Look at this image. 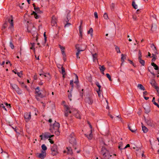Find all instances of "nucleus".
Listing matches in <instances>:
<instances>
[{
  "instance_id": "nucleus-20",
  "label": "nucleus",
  "mask_w": 159,
  "mask_h": 159,
  "mask_svg": "<svg viewBox=\"0 0 159 159\" xmlns=\"http://www.w3.org/2000/svg\"><path fill=\"white\" fill-rule=\"evenodd\" d=\"M142 130H143V131L144 133H147L148 131V129L145 126L143 125L142 123Z\"/></svg>"
},
{
  "instance_id": "nucleus-38",
  "label": "nucleus",
  "mask_w": 159,
  "mask_h": 159,
  "mask_svg": "<svg viewBox=\"0 0 159 159\" xmlns=\"http://www.w3.org/2000/svg\"><path fill=\"white\" fill-rule=\"evenodd\" d=\"M126 58V57L125 56H124L123 54H121V61L123 63V62L124 61V59Z\"/></svg>"
},
{
  "instance_id": "nucleus-48",
  "label": "nucleus",
  "mask_w": 159,
  "mask_h": 159,
  "mask_svg": "<svg viewBox=\"0 0 159 159\" xmlns=\"http://www.w3.org/2000/svg\"><path fill=\"white\" fill-rule=\"evenodd\" d=\"M35 93H39V92L40 91V89L39 87H38L36 88L35 89Z\"/></svg>"
},
{
  "instance_id": "nucleus-3",
  "label": "nucleus",
  "mask_w": 159,
  "mask_h": 159,
  "mask_svg": "<svg viewBox=\"0 0 159 159\" xmlns=\"http://www.w3.org/2000/svg\"><path fill=\"white\" fill-rule=\"evenodd\" d=\"M51 150L52 154L53 156L56 155L58 153L57 146L56 144H54L53 146L51 147Z\"/></svg>"
},
{
  "instance_id": "nucleus-14",
  "label": "nucleus",
  "mask_w": 159,
  "mask_h": 159,
  "mask_svg": "<svg viewBox=\"0 0 159 159\" xmlns=\"http://www.w3.org/2000/svg\"><path fill=\"white\" fill-rule=\"evenodd\" d=\"M146 123L147 124L151 126H153L154 125L152 123V121L150 119H147L145 120Z\"/></svg>"
},
{
  "instance_id": "nucleus-11",
  "label": "nucleus",
  "mask_w": 159,
  "mask_h": 159,
  "mask_svg": "<svg viewBox=\"0 0 159 159\" xmlns=\"http://www.w3.org/2000/svg\"><path fill=\"white\" fill-rule=\"evenodd\" d=\"M73 114L75 117L78 119H80V116L78 111L77 110H75L72 112Z\"/></svg>"
},
{
  "instance_id": "nucleus-4",
  "label": "nucleus",
  "mask_w": 159,
  "mask_h": 159,
  "mask_svg": "<svg viewBox=\"0 0 159 159\" xmlns=\"http://www.w3.org/2000/svg\"><path fill=\"white\" fill-rule=\"evenodd\" d=\"M69 18H70L69 15L68 14H67L66 19L64 21V23L65 24L64 26L65 28L68 27L71 25L70 23L68 22Z\"/></svg>"
},
{
  "instance_id": "nucleus-31",
  "label": "nucleus",
  "mask_w": 159,
  "mask_h": 159,
  "mask_svg": "<svg viewBox=\"0 0 159 159\" xmlns=\"http://www.w3.org/2000/svg\"><path fill=\"white\" fill-rule=\"evenodd\" d=\"M11 86L12 87V88L14 89L15 90H16V89H17L18 87V86L16 85V84H11Z\"/></svg>"
},
{
  "instance_id": "nucleus-44",
  "label": "nucleus",
  "mask_w": 159,
  "mask_h": 159,
  "mask_svg": "<svg viewBox=\"0 0 159 159\" xmlns=\"http://www.w3.org/2000/svg\"><path fill=\"white\" fill-rule=\"evenodd\" d=\"M35 35H36V39L35 40L36 42H38V36H37L38 34L37 32L35 33V34H33L32 35H34V36H35Z\"/></svg>"
},
{
  "instance_id": "nucleus-64",
  "label": "nucleus",
  "mask_w": 159,
  "mask_h": 159,
  "mask_svg": "<svg viewBox=\"0 0 159 159\" xmlns=\"http://www.w3.org/2000/svg\"><path fill=\"white\" fill-rule=\"evenodd\" d=\"M155 89L156 90L157 93L159 92V87H156Z\"/></svg>"
},
{
  "instance_id": "nucleus-18",
  "label": "nucleus",
  "mask_w": 159,
  "mask_h": 159,
  "mask_svg": "<svg viewBox=\"0 0 159 159\" xmlns=\"http://www.w3.org/2000/svg\"><path fill=\"white\" fill-rule=\"evenodd\" d=\"M34 10L36 12L38 13L41 14L43 13V11L40 10L39 8V7H34Z\"/></svg>"
},
{
  "instance_id": "nucleus-49",
  "label": "nucleus",
  "mask_w": 159,
  "mask_h": 159,
  "mask_svg": "<svg viewBox=\"0 0 159 159\" xmlns=\"http://www.w3.org/2000/svg\"><path fill=\"white\" fill-rule=\"evenodd\" d=\"M68 95V97L69 100L71 101V98L72 97V93H69Z\"/></svg>"
},
{
  "instance_id": "nucleus-61",
  "label": "nucleus",
  "mask_w": 159,
  "mask_h": 159,
  "mask_svg": "<svg viewBox=\"0 0 159 159\" xmlns=\"http://www.w3.org/2000/svg\"><path fill=\"white\" fill-rule=\"evenodd\" d=\"M73 144V148H74L75 150H76V149L77 148V145L76 144V143L75 144Z\"/></svg>"
},
{
  "instance_id": "nucleus-42",
  "label": "nucleus",
  "mask_w": 159,
  "mask_h": 159,
  "mask_svg": "<svg viewBox=\"0 0 159 159\" xmlns=\"http://www.w3.org/2000/svg\"><path fill=\"white\" fill-rule=\"evenodd\" d=\"M62 54L63 55V60H64V61H66V55L65 53V52H64L63 53H62Z\"/></svg>"
},
{
  "instance_id": "nucleus-24",
  "label": "nucleus",
  "mask_w": 159,
  "mask_h": 159,
  "mask_svg": "<svg viewBox=\"0 0 159 159\" xmlns=\"http://www.w3.org/2000/svg\"><path fill=\"white\" fill-rule=\"evenodd\" d=\"M43 136L46 139H48L50 137V133L48 132H45L44 133Z\"/></svg>"
},
{
  "instance_id": "nucleus-58",
  "label": "nucleus",
  "mask_w": 159,
  "mask_h": 159,
  "mask_svg": "<svg viewBox=\"0 0 159 159\" xmlns=\"http://www.w3.org/2000/svg\"><path fill=\"white\" fill-rule=\"evenodd\" d=\"M128 60L130 64H132L134 67H136V66H135L134 63L132 61H131L130 60Z\"/></svg>"
},
{
  "instance_id": "nucleus-55",
  "label": "nucleus",
  "mask_w": 159,
  "mask_h": 159,
  "mask_svg": "<svg viewBox=\"0 0 159 159\" xmlns=\"http://www.w3.org/2000/svg\"><path fill=\"white\" fill-rule=\"evenodd\" d=\"M70 84L71 85L72 88H74L73 80H71L70 81Z\"/></svg>"
},
{
  "instance_id": "nucleus-52",
  "label": "nucleus",
  "mask_w": 159,
  "mask_h": 159,
  "mask_svg": "<svg viewBox=\"0 0 159 159\" xmlns=\"http://www.w3.org/2000/svg\"><path fill=\"white\" fill-rule=\"evenodd\" d=\"M10 43V47L12 49H13L14 48V46L13 44L12 43V42L11 41Z\"/></svg>"
},
{
  "instance_id": "nucleus-2",
  "label": "nucleus",
  "mask_w": 159,
  "mask_h": 159,
  "mask_svg": "<svg viewBox=\"0 0 159 159\" xmlns=\"http://www.w3.org/2000/svg\"><path fill=\"white\" fill-rule=\"evenodd\" d=\"M107 151L105 148H102L101 150V154H102L104 157L102 158V159H110L109 156L111 157V155H109L106 152Z\"/></svg>"
},
{
  "instance_id": "nucleus-22",
  "label": "nucleus",
  "mask_w": 159,
  "mask_h": 159,
  "mask_svg": "<svg viewBox=\"0 0 159 159\" xmlns=\"http://www.w3.org/2000/svg\"><path fill=\"white\" fill-rule=\"evenodd\" d=\"M138 61L139 63L143 66H144L145 64V61L144 60L142 59V58L138 59Z\"/></svg>"
},
{
  "instance_id": "nucleus-23",
  "label": "nucleus",
  "mask_w": 159,
  "mask_h": 159,
  "mask_svg": "<svg viewBox=\"0 0 159 159\" xmlns=\"http://www.w3.org/2000/svg\"><path fill=\"white\" fill-rule=\"evenodd\" d=\"M138 88L142 90H145V89L144 87L141 84H139L137 86Z\"/></svg>"
},
{
  "instance_id": "nucleus-34",
  "label": "nucleus",
  "mask_w": 159,
  "mask_h": 159,
  "mask_svg": "<svg viewBox=\"0 0 159 159\" xmlns=\"http://www.w3.org/2000/svg\"><path fill=\"white\" fill-rule=\"evenodd\" d=\"M93 61H95L97 59V54L96 53H95L94 54H93Z\"/></svg>"
},
{
  "instance_id": "nucleus-16",
  "label": "nucleus",
  "mask_w": 159,
  "mask_h": 159,
  "mask_svg": "<svg viewBox=\"0 0 159 159\" xmlns=\"http://www.w3.org/2000/svg\"><path fill=\"white\" fill-rule=\"evenodd\" d=\"M90 133L89 135L85 134V135L87 137L88 139L89 140H91L92 139L93 135L92 134V130H90Z\"/></svg>"
},
{
  "instance_id": "nucleus-26",
  "label": "nucleus",
  "mask_w": 159,
  "mask_h": 159,
  "mask_svg": "<svg viewBox=\"0 0 159 159\" xmlns=\"http://www.w3.org/2000/svg\"><path fill=\"white\" fill-rule=\"evenodd\" d=\"M74 74L75 76V80L74 82V83L76 85H77L79 83L78 77L76 74Z\"/></svg>"
},
{
  "instance_id": "nucleus-35",
  "label": "nucleus",
  "mask_w": 159,
  "mask_h": 159,
  "mask_svg": "<svg viewBox=\"0 0 159 159\" xmlns=\"http://www.w3.org/2000/svg\"><path fill=\"white\" fill-rule=\"evenodd\" d=\"M144 108L146 111V113H148L149 112L150 109L149 106H148L146 108L145 107H144Z\"/></svg>"
},
{
  "instance_id": "nucleus-29",
  "label": "nucleus",
  "mask_w": 159,
  "mask_h": 159,
  "mask_svg": "<svg viewBox=\"0 0 159 159\" xmlns=\"http://www.w3.org/2000/svg\"><path fill=\"white\" fill-rule=\"evenodd\" d=\"M16 93L19 94H21L22 93V91L18 87L15 90Z\"/></svg>"
},
{
  "instance_id": "nucleus-45",
  "label": "nucleus",
  "mask_w": 159,
  "mask_h": 159,
  "mask_svg": "<svg viewBox=\"0 0 159 159\" xmlns=\"http://www.w3.org/2000/svg\"><path fill=\"white\" fill-rule=\"evenodd\" d=\"M106 75L107 77L109 79V80L110 81H111L112 80V79H111V76L109 74H108V73L106 74Z\"/></svg>"
},
{
  "instance_id": "nucleus-46",
  "label": "nucleus",
  "mask_w": 159,
  "mask_h": 159,
  "mask_svg": "<svg viewBox=\"0 0 159 159\" xmlns=\"http://www.w3.org/2000/svg\"><path fill=\"white\" fill-rule=\"evenodd\" d=\"M115 4L114 3H112L110 5L111 8V10H113L114 9Z\"/></svg>"
},
{
  "instance_id": "nucleus-17",
  "label": "nucleus",
  "mask_w": 159,
  "mask_h": 159,
  "mask_svg": "<svg viewBox=\"0 0 159 159\" xmlns=\"http://www.w3.org/2000/svg\"><path fill=\"white\" fill-rule=\"evenodd\" d=\"M69 141L71 144H75L76 143L75 138H69Z\"/></svg>"
},
{
  "instance_id": "nucleus-30",
  "label": "nucleus",
  "mask_w": 159,
  "mask_h": 159,
  "mask_svg": "<svg viewBox=\"0 0 159 159\" xmlns=\"http://www.w3.org/2000/svg\"><path fill=\"white\" fill-rule=\"evenodd\" d=\"M7 22H5L2 25V30L5 29L7 27Z\"/></svg>"
},
{
  "instance_id": "nucleus-43",
  "label": "nucleus",
  "mask_w": 159,
  "mask_h": 159,
  "mask_svg": "<svg viewBox=\"0 0 159 159\" xmlns=\"http://www.w3.org/2000/svg\"><path fill=\"white\" fill-rule=\"evenodd\" d=\"M84 93V90L83 89H82L80 92V96L81 97H83Z\"/></svg>"
},
{
  "instance_id": "nucleus-15",
  "label": "nucleus",
  "mask_w": 159,
  "mask_h": 159,
  "mask_svg": "<svg viewBox=\"0 0 159 159\" xmlns=\"http://www.w3.org/2000/svg\"><path fill=\"white\" fill-rule=\"evenodd\" d=\"M65 107V111H67V113H71L72 112V111L70 110V107L67 105H65L64 106Z\"/></svg>"
},
{
  "instance_id": "nucleus-62",
  "label": "nucleus",
  "mask_w": 159,
  "mask_h": 159,
  "mask_svg": "<svg viewBox=\"0 0 159 159\" xmlns=\"http://www.w3.org/2000/svg\"><path fill=\"white\" fill-rule=\"evenodd\" d=\"M94 16L96 18H98V15L97 13L96 12H94Z\"/></svg>"
},
{
  "instance_id": "nucleus-32",
  "label": "nucleus",
  "mask_w": 159,
  "mask_h": 159,
  "mask_svg": "<svg viewBox=\"0 0 159 159\" xmlns=\"http://www.w3.org/2000/svg\"><path fill=\"white\" fill-rule=\"evenodd\" d=\"M132 6L135 9H136L137 8V5L135 4L134 1H133L132 2Z\"/></svg>"
},
{
  "instance_id": "nucleus-51",
  "label": "nucleus",
  "mask_w": 159,
  "mask_h": 159,
  "mask_svg": "<svg viewBox=\"0 0 159 159\" xmlns=\"http://www.w3.org/2000/svg\"><path fill=\"white\" fill-rule=\"evenodd\" d=\"M61 73L62 74H66L65 68L62 66L61 67Z\"/></svg>"
},
{
  "instance_id": "nucleus-36",
  "label": "nucleus",
  "mask_w": 159,
  "mask_h": 159,
  "mask_svg": "<svg viewBox=\"0 0 159 159\" xmlns=\"http://www.w3.org/2000/svg\"><path fill=\"white\" fill-rule=\"evenodd\" d=\"M59 48H60L61 50V53L65 52V51H64V50L65 49V47H63L62 46H61V45H59Z\"/></svg>"
},
{
  "instance_id": "nucleus-63",
  "label": "nucleus",
  "mask_w": 159,
  "mask_h": 159,
  "mask_svg": "<svg viewBox=\"0 0 159 159\" xmlns=\"http://www.w3.org/2000/svg\"><path fill=\"white\" fill-rule=\"evenodd\" d=\"M65 116L66 117H67L68 116V113H67V111H64Z\"/></svg>"
},
{
  "instance_id": "nucleus-8",
  "label": "nucleus",
  "mask_w": 159,
  "mask_h": 159,
  "mask_svg": "<svg viewBox=\"0 0 159 159\" xmlns=\"http://www.w3.org/2000/svg\"><path fill=\"white\" fill-rule=\"evenodd\" d=\"M85 101L86 103H88L90 105H92L93 102V100L89 97L86 98Z\"/></svg>"
},
{
  "instance_id": "nucleus-6",
  "label": "nucleus",
  "mask_w": 159,
  "mask_h": 159,
  "mask_svg": "<svg viewBox=\"0 0 159 159\" xmlns=\"http://www.w3.org/2000/svg\"><path fill=\"white\" fill-rule=\"evenodd\" d=\"M24 118L27 122L29 121L31 118L30 112L25 113L24 114Z\"/></svg>"
},
{
  "instance_id": "nucleus-33",
  "label": "nucleus",
  "mask_w": 159,
  "mask_h": 159,
  "mask_svg": "<svg viewBox=\"0 0 159 159\" xmlns=\"http://www.w3.org/2000/svg\"><path fill=\"white\" fill-rule=\"evenodd\" d=\"M30 44H31V47L30 48V49L33 50L34 51V52L35 50V49L34 48L35 43H31Z\"/></svg>"
},
{
  "instance_id": "nucleus-59",
  "label": "nucleus",
  "mask_w": 159,
  "mask_h": 159,
  "mask_svg": "<svg viewBox=\"0 0 159 159\" xmlns=\"http://www.w3.org/2000/svg\"><path fill=\"white\" fill-rule=\"evenodd\" d=\"M16 74H17L18 76L20 77H21L22 75V73H20V72H16Z\"/></svg>"
},
{
  "instance_id": "nucleus-53",
  "label": "nucleus",
  "mask_w": 159,
  "mask_h": 159,
  "mask_svg": "<svg viewBox=\"0 0 159 159\" xmlns=\"http://www.w3.org/2000/svg\"><path fill=\"white\" fill-rule=\"evenodd\" d=\"M75 138L74 133H72L69 136V138Z\"/></svg>"
},
{
  "instance_id": "nucleus-5",
  "label": "nucleus",
  "mask_w": 159,
  "mask_h": 159,
  "mask_svg": "<svg viewBox=\"0 0 159 159\" xmlns=\"http://www.w3.org/2000/svg\"><path fill=\"white\" fill-rule=\"evenodd\" d=\"M12 19L13 16H11V18H9L8 20V21L11 24V26L9 27L8 29H9L10 30H11V31H12L13 27V22Z\"/></svg>"
},
{
  "instance_id": "nucleus-13",
  "label": "nucleus",
  "mask_w": 159,
  "mask_h": 159,
  "mask_svg": "<svg viewBox=\"0 0 159 159\" xmlns=\"http://www.w3.org/2000/svg\"><path fill=\"white\" fill-rule=\"evenodd\" d=\"M128 127L130 131H131V132L134 133H135L136 132V131L137 130V129H136L135 126H133L132 128H131V127L129 126V125H128Z\"/></svg>"
},
{
  "instance_id": "nucleus-7",
  "label": "nucleus",
  "mask_w": 159,
  "mask_h": 159,
  "mask_svg": "<svg viewBox=\"0 0 159 159\" xmlns=\"http://www.w3.org/2000/svg\"><path fill=\"white\" fill-rule=\"evenodd\" d=\"M79 45L78 44H77L75 45V48L77 50V52L76 53V57L78 59H80V57H79V55L80 51H82L84 50H81L80 49V48L79 47Z\"/></svg>"
},
{
  "instance_id": "nucleus-21",
  "label": "nucleus",
  "mask_w": 159,
  "mask_h": 159,
  "mask_svg": "<svg viewBox=\"0 0 159 159\" xmlns=\"http://www.w3.org/2000/svg\"><path fill=\"white\" fill-rule=\"evenodd\" d=\"M151 65L153 66L154 69L156 70H159V67L158 66L154 63L152 62Z\"/></svg>"
},
{
  "instance_id": "nucleus-50",
  "label": "nucleus",
  "mask_w": 159,
  "mask_h": 159,
  "mask_svg": "<svg viewBox=\"0 0 159 159\" xmlns=\"http://www.w3.org/2000/svg\"><path fill=\"white\" fill-rule=\"evenodd\" d=\"M115 49L117 51V53H120V50L119 48L117 46H116L115 47Z\"/></svg>"
},
{
  "instance_id": "nucleus-57",
  "label": "nucleus",
  "mask_w": 159,
  "mask_h": 159,
  "mask_svg": "<svg viewBox=\"0 0 159 159\" xmlns=\"http://www.w3.org/2000/svg\"><path fill=\"white\" fill-rule=\"evenodd\" d=\"M97 92L98 94V97L100 98L101 97V90H98Z\"/></svg>"
},
{
  "instance_id": "nucleus-10",
  "label": "nucleus",
  "mask_w": 159,
  "mask_h": 159,
  "mask_svg": "<svg viewBox=\"0 0 159 159\" xmlns=\"http://www.w3.org/2000/svg\"><path fill=\"white\" fill-rule=\"evenodd\" d=\"M35 94H36L35 95V98L38 100H39V99L38 97H39L41 98H43L45 96V95L42 94L40 92V91L39 92V93H35Z\"/></svg>"
},
{
  "instance_id": "nucleus-28",
  "label": "nucleus",
  "mask_w": 159,
  "mask_h": 159,
  "mask_svg": "<svg viewBox=\"0 0 159 159\" xmlns=\"http://www.w3.org/2000/svg\"><path fill=\"white\" fill-rule=\"evenodd\" d=\"M152 102L156 106L158 107L159 108V105L158 103L155 102V97H153V98Z\"/></svg>"
},
{
  "instance_id": "nucleus-19",
  "label": "nucleus",
  "mask_w": 159,
  "mask_h": 159,
  "mask_svg": "<svg viewBox=\"0 0 159 159\" xmlns=\"http://www.w3.org/2000/svg\"><path fill=\"white\" fill-rule=\"evenodd\" d=\"M99 66L100 67H99V68L100 70V71L101 72H102V73L103 74H104V71L105 70V67H104V66H102L101 65H99Z\"/></svg>"
},
{
  "instance_id": "nucleus-12",
  "label": "nucleus",
  "mask_w": 159,
  "mask_h": 159,
  "mask_svg": "<svg viewBox=\"0 0 159 159\" xmlns=\"http://www.w3.org/2000/svg\"><path fill=\"white\" fill-rule=\"evenodd\" d=\"M51 24L52 26H55L57 24L56 19L55 16H52V18Z\"/></svg>"
},
{
  "instance_id": "nucleus-37",
  "label": "nucleus",
  "mask_w": 159,
  "mask_h": 159,
  "mask_svg": "<svg viewBox=\"0 0 159 159\" xmlns=\"http://www.w3.org/2000/svg\"><path fill=\"white\" fill-rule=\"evenodd\" d=\"M96 85L98 86V90H101V86L100 85L99 83L98 82H96L95 83Z\"/></svg>"
},
{
  "instance_id": "nucleus-41",
  "label": "nucleus",
  "mask_w": 159,
  "mask_h": 159,
  "mask_svg": "<svg viewBox=\"0 0 159 159\" xmlns=\"http://www.w3.org/2000/svg\"><path fill=\"white\" fill-rule=\"evenodd\" d=\"M93 32V30L92 28H90L89 30L88 31V34H90L91 35H92V33Z\"/></svg>"
},
{
  "instance_id": "nucleus-27",
  "label": "nucleus",
  "mask_w": 159,
  "mask_h": 159,
  "mask_svg": "<svg viewBox=\"0 0 159 159\" xmlns=\"http://www.w3.org/2000/svg\"><path fill=\"white\" fill-rule=\"evenodd\" d=\"M151 84L152 86H153L154 87L155 89V88L156 87H157V86L156 83L155 81L154 80H152L151 82Z\"/></svg>"
},
{
  "instance_id": "nucleus-1",
  "label": "nucleus",
  "mask_w": 159,
  "mask_h": 159,
  "mask_svg": "<svg viewBox=\"0 0 159 159\" xmlns=\"http://www.w3.org/2000/svg\"><path fill=\"white\" fill-rule=\"evenodd\" d=\"M60 127V124L56 121L52 125H51L50 130L51 131L52 133H54L57 136L59 135L60 132L59 129Z\"/></svg>"
},
{
  "instance_id": "nucleus-25",
  "label": "nucleus",
  "mask_w": 159,
  "mask_h": 159,
  "mask_svg": "<svg viewBox=\"0 0 159 159\" xmlns=\"http://www.w3.org/2000/svg\"><path fill=\"white\" fill-rule=\"evenodd\" d=\"M67 153L69 154H72L73 153L72 150L71 148L70 147L69 148H67Z\"/></svg>"
},
{
  "instance_id": "nucleus-9",
  "label": "nucleus",
  "mask_w": 159,
  "mask_h": 159,
  "mask_svg": "<svg viewBox=\"0 0 159 159\" xmlns=\"http://www.w3.org/2000/svg\"><path fill=\"white\" fill-rule=\"evenodd\" d=\"M46 152L42 151L41 153H39L38 156V157L41 158V159H44L46 157Z\"/></svg>"
},
{
  "instance_id": "nucleus-60",
  "label": "nucleus",
  "mask_w": 159,
  "mask_h": 159,
  "mask_svg": "<svg viewBox=\"0 0 159 159\" xmlns=\"http://www.w3.org/2000/svg\"><path fill=\"white\" fill-rule=\"evenodd\" d=\"M34 17L36 19H38L40 17V16L39 15H38L37 13H36V14H35V15L34 16Z\"/></svg>"
},
{
  "instance_id": "nucleus-47",
  "label": "nucleus",
  "mask_w": 159,
  "mask_h": 159,
  "mask_svg": "<svg viewBox=\"0 0 159 159\" xmlns=\"http://www.w3.org/2000/svg\"><path fill=\"white\" fill-rule=\"evenodd\" d=\"M103 17L106 20L108 19V15L107 13H105L103 15Z\"/></svg>"
},
{
  "instance_id": "nucleus-56",
  "label": "nucleus",
  "mask_w": 159,
  "mask_h": 159,
  "mask_svg": "<svg viewBox=\"0 0 159 159\" xmlns=\"http://www.w3.org/2000/svg\"><path fill=\"white\" fill-rule=\"evenodd\" d=\"M153 51L155 54H158V53L157 52V48L156 46H154V48L153 49Z\"/></svg>"
},
{
  "instance_id": "nucleus-40",
  "label": "nucleus",
  "mask_w": 159,
  "mask_h": 159,
  "mask_svg": "<svg viewBox=\"0 0 159 159\" xmlns=\"http://www.w3.org/2000/svg\"><path fill=\"white\" fill-rule=\"evenodd\" d=\"M41 147L43 151H46L47 149V147L44 144H43L41 146Z\"/></svg>"
},
{
  "instance_id": "nucleus-39",
  "label": "nucleus",
  "mask_w": 159,
  "mask_h": 159,
  "mask_svg": "<svg viewBox=\"0 0 159 159\" xmlns=\"http://www.w3.org/2000/svg\"><path fill=\"white\" fill-rule=\"evenodd\" d=\"M142 57V52L140 50L139 51L138 58V59L141 58Z\"/></svg>"
},
{
  "instance_id": "nucleus-54",
  "label": "nucleus",
  "mask_w": 159,
  "mask_h": 159,
  "mask_svg": "<svg viewBox=\"0 0 159 159\" xmlns=\"http://www.w3.org/2000/svg\"><path fill=\"white\" fill-rule=\"evenodd\" d=\"M0 107L3 108V109L7 111V110H6V108H5V107L4 106L3 104L2 103L1 104H0Z\"/></svg>"
}]
</instances>
